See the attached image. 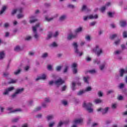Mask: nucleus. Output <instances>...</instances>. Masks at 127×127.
Instances as JSON below:
<instances>
[{"label":"nucleus","instance_id":"obj_1","mask_svg":"<svg viewBox=\"0 0 127 127\" xmlns=\"http://www.w3.org/2000/svg\"><path fill=\"white\" fill-rule=\"evenodd\" d=\"M92 51L97 55V57H100V56L104 53L103 49L100 48L99 45H96V47L92 49Z\"/></svg>","mask_w":127,"mask_h":127},{"label":"nucleus","instance_id":"obj_2","mask_svg":"<svg viewBox=\"0 0 127 127\" xmlns=\"http://www.w3.org/2000/svg\"><path fill=\"white\" fill-rule=\"evenodd\" d=\"M93 104L91 103H86V102L84 101L83 104L82 105L83 108L86 109V111L88 112V113H91L94 112V110L92 108Z\"/></svg>","mask_w":127,"mask_h":127},{"label":"nucleus","instance_id":"obj_3","mask_svg":"<svg viewBox=\"0 0 127 127\" xmlns=\"http://www.w3.org/2000/svg\"><path fill=\"white\" fill-rule=\"evenodd\" d=\"M72 45L73 46L74 53L75 54H76L77 56H79V57H81V56L83 55V53L79 51V49H78V44L77 43H73Z\"/></svg>","mask_w":127,"mask_h":127},{"label":"nucleus","instance_id":"obj_4","mask_svg":"<svg viewBox=\"0 0 127 127\" xmlns=\"http://www.w3.org/2000/svg\"><path fill=\"white\" fill-rule=\"evenodd\" d=\"M24 91V88H17L16 90L15 93L11 95V97L12 98V99H14V98L17 96V95H19V94H22V93H23Z\"/></svg>","mask_w":127,"mask_h":127},{"label":"nucleus","instance_id":"obj_5","mask_svg":"<svg viewBox=\"0 0 127 127\" xmlns=\"http://www.w3.org/2000/svg\"><path fill=\"white\" fill-rule=\"evenodd\" d=\"M64 83L65 80H63L61 77L55 81V85H56L58 88H59L60 86H62V85Z\"/></svg>","mask_w":127,"mask_h":127},{"label":"nucleus","instance_id":"obj_6","mask_svg":"<svg viewBox=\"0 0 127 127\" xmlns=\"http://www.w3.org/2000/svg\"><path fill=\"white\" fill-rule=\"evenodd\" d=\"M33 32L34 33V37L37 40H38V38H39V35H38V33H37V29L36 27H33Z\"/></svg>","mask_w":127,"mask_h":127},{"label":"nucleus","instance_id":"obj_7","mask_svg":"<svg viewBox=\"0 0 127 127\" xmlns=\"http://www.w3.org/2000/svg\"><path fill=\"white\" fill-rule=\"evenodd\" d=\"M14 90V87H10L5 89V92L3 93V95H8L9 92L13 91Z\"/></svg>","mask_w":127,"mask_h":127},{"label":"nucleus","instance_id":"obj_8","mask_svg":"<svg viewBox=\"0 0 127 127\" xmlns=\"http://www.w3.org/2000/svg\"><path fill=\"white\" fill-rule=\"evenodd\" d=\"M23 51V48H21L19 45H16L14 48V51H15V52H21V51Z\"/></svg>","mask_w":127,"mask_h":127},{"label":"nucleus","instance_id":"obj_9","mask_svg":"<svg viewBox=\"0 0 127 127\" xmlns=\"http://www.w3.org/2000/svg\"><path fill=\"white\" fill-rule=\"evenodd\" d=\"M119 24L121 27H126L127 26V21L121 20L119 21Z\"/></svg>","mask_w":127,"mask_h":127},{"label":"nucleus","instance_id":"obj_10","mask_svg":"<svg viewBox=\"0 0 127 127\" xmlns=\"http://www.w3.org/2000/svg\"><path fill=\"white\" fill-rule=\"evenodd\" d=\"M7 111H10V112L9 113V114H10V113H15V112H21V109H16L12 111V108L8 107L7 109Z\"/></svg>","mask_w":127,"mask_h":127},{"label":"nucleus","instance_id":"obj_11","mask_svg":"<svg viewBox=\"0 0 127 127\" xmlns=\"http://www.w3.org/2000/svg\"><path fill=\"white\" fill-rule=\"evenodd\" d=\"M83 31V27H79L76 28L74 31V33L78 34V33H80V32H82Z\"/></svg>","mask_w":127,"mask_h":127},{"label":"nucleus","instance_id":"obj_12","mask_svg":"<svg viewBox=\"0 0 127 127\" xmlns=\"http://www.w3.org/2000/svg\"><path fill=\"white\" fill-rule=\"evenodd\" d=\"M83 81L84 83H86V84H89V80H90V76L89 75H87L86 76H84L83 78Z\"/></svg>","mask_w":127,"mask_h":127},{"label":"nucleus","instance_id":"obj_13","mask_svg":"<svg viewBox=\"0 0 127 127\" xmlns=\"http://www.w3.org/2000/svg\"><path fill=\"white\" fill-rule=\"evenodd\" d=\"M45 79H46V75L45 74H43L41 76L37 78L35 80L36 81H38V80H45Z\"/></svg>","mask_w":127,"mask_h":127},{"label":"nucleus","instance_id":"obj_14","mask_svg":"<svg viewBox=\"0 0 127 127\" xmlns=\"http://www.w3.org/2000/svg\"><path fill=\"white\" fill-rule=\"evenodd\" d=\"M98 18L99 16L98 14H95L94 15H90L88 17V19H97Z\"/></svg>","mask_w":127,"mask_h":127},{"label":"nucleus","instance_id":"obj_15","mask_svg":"<svg viewBox=\"0 0 127 127\" xmlns=\"http://www.w3.org/2000/svg\"><path fill=\"white\" fill-rule=\"evenodd\" d=\"M49 46L50 47V48H53L55 47H58V44L56 43V42H54L51 44L49 45Z\"/></svg>","mask_w":127,"mask_h":127},{"label":"nucleus","instance_id":"obj_16","mask_svg":"<svg viewBox=\"0 0 127 127\" xmlns=\"http://www.w3.org/2000/svg\"><path fill=\"white\" fill-rule=\"evenodd\" d=\"M47 121L48 122H49V121H51V120H53L54 119V115H48L46 117Z\"/></svg>","mask_w":127,"mask_h":127},{"label":"nucleus","instance_id":"obj_17","mask_svg":"<svg viewBox=\"0 0 127 127\" xmlns=\"http://www.w3.org/2000/svg\"><path fill=\"white\" fill-rule=\"evenodd\" d=\"M5 56V54L4 53V52L1 51L0 52V60H2L3 58H4Z\"/></svg>","mask_w":127,"mask_h":127},{"label":"nucleus","instance_id":"obj_18","mask_svg":"<svg viewBox=\"0 0 127 127\" xmlns=\"http://www.w3.org/2000/svg\"><path fill=\"white\" fill-rule=\"evenodd\" d=\"M108 111H109V107H106L105 109H102V115H105L107 114Z\"/></svg>","mask_w":127,"mask_h":127},{"label":"nucleus","instance_id":"obj_19","mask_svg":"<svg viewBox=\"0 0 127 127\" xmlns=\"http://www.w3.org/2000/svg\"><path fill=\"white\" fill-rule=\"evenodd\" d=\"M73 123L74 124H81V123H83V119H77V120H75L73 121Z\"/></svg>","mask_w":127,"mask_h":127},{"label":"nucleus","instance_id":"obj_20","mask_svg":"<svg viewBox=\"0 0 127 127\" xmlns=\"http://www.w3.org/2000/svg\"><path fill=\"white\" fill-rule=\"evenodd\" d=\"M119 73H120V77H123L124 74H125V73H126V71L124 69H121L120 70Z\"/></svg>","mask_w":127,"mask_h":127},{"label":"nucleus","instance_id":"obj_21","mask_svg":"<svg viewBox=\"0 0 127 127\" xmlns=\"http://www.w3.org/2000/svg\"><path fill=\"white\" fill-rule=\"evenodd\" d=\"M53 35V33L52 32H49V34L48 35L47 37L46 38V40H49Z\"/></svg>","mask_w":127,"mask_h":127},{"label":"nucleus","instance_id":"obj_22","mask_svg":"<svg viewBox=\"0 0 127 127\" xmlns=\"http://www.w3.org/2000/svg\"><path fill=\"white\" fill-rule=\"evenodd\" d=\"M68 69H69V66H68V65H64V68L63 70V73H67V72H68Z\"/></svg>","mask_w":127,"mask_h":127},{"label":"nucleus","instance_id":"obj_23","mask_svg":"<svg viewBox=\"0 0 127 127\" xmlns=\"http://www.w3.org/2000/svg\"><path fill=\"white\" fill-rule=\"evenodd\" d=\"M93 63L94 64H97V65H99V64H101V61H100L98 59H96L93 60Z\"/></svg>","mask_w":127,"mask_h":127},{"label":"nucleus","instance_id":"obj_24","mask_svg":"<svg viewBox=\"0 0 127 127\" xmlns=\"http://www.w3.org/2000/svg\"><path fill=\"white\" fill-rule=\"evenodd\" d=\"M71 88L72 89V91H75L76 90V83L74 82H72Z\"/></svg>","mask_w":127,"mask_h":127},{"label":"nucleus","instance_id":"obj_25","mask_svg":"<svg viewBox=\"0 0 127 127\" xmlns=\"http://www.w3.org/2000/svg\"><path fill=\"white\" fill-rule=\"evenodd\" d=\"M94 103L96 104H101V103H103V100H101L100 99H96L94 100Z\"/></svg>","mask_w":127,"mask_h":127},{"label":"nucleus","instance_id":"obj_26","mask_svg":"<svg viewBox=\"0 0 127 127\" xmlns=\"http://www.w3.org/2000/svg\"><path fill=\"white\" fill-rule=\"evenodd\" d=\"M107 14L109 17L113 18L114 17V15H115V12H108Z\"/></svg>","mask_w":127,"mask_h":127},{"label":"nucleus","instance_id":"obj_27","mask_svg":"<svg viewBox=\"0 0 127 127\" xmlns=\"http://www.w3.org/2000/svg\"><path fill=\"white\" fill-rule=\"evenodd\" d=\"M68 121L66 122H63L62 121H60L58 125V127H61L62 126H63V125H64V124H68Z\"/></svg>","mask_w":127,"mask_h":127},{"label":"nucleus","instance_id":"obj_28","mask_svg":"<svg viewBox=\"0 0 127 127\" xmlns=\"http://www.w3.org/2000/svg\"><path fill=\"white\" fill-rule=\"evenodd\" d=\"M65 19H66L65 15H63L59 18L60 21H64V20H65Z\"/></svg>","mask_w":127,"mask_h":127},{"label":"nucleus","instance_id":"obj_29","mask_svg":"<svg viewBox=\"0 0 127 127\" xmlns=\"http://www.w3.org/2000/svg\"><path fill=\"white\" fill-rule=\"evenodd\" d=\"M53 19H54L53 17L48 18V16H45V20L46 21H48V22H50V21H52Z\"/></svg>","mask_w":127,"mask_h":127},{"label":"nucleus","instance_id":"obj_30","mask_svg":"<svg viewBox=\"0 0 127 127\" xmlns=\"http://www.w3.org/2000/svg\"><path fill=\"white\" fill-rule=\"evenodd\" d=\"M23 7H20L17 9V11L19 12V13H22L23 12Z\"/></svg>","mask_w":127,"mask_h":127},{"label":"nucleus","instance_id":"obj_31","mask_svg":"<svg viewBox=\"0 0 127 127\" xmlns=\"http://www.w3.org/2000/svg\"><path fill=\"white\" fill-rule=\"evenodd\" d=\"M118 37V34H114L113 35H112L110 36V38L111 39V40H114L115 38Z\"/></svg>","mask_w":127,"mask_h":127},{"label":"nucleus","instance_id":"obj_32","mask_svg":"<svg viewBox=\"0 0 127 127\" xmlns=\"http://www.w3.org/2000/svg\"><path fill=\"white\" fill-rule=\"evenodd\" d=\"M6 10V6H3L1 10L0 11V15H1L2 13H3V12Z\"/></svg>","mask_w":127,"mask_h":127},{"label":"nucleus","instance_id":"obj_33","mask_svg":"<svg viewBox=\"0 0 127 127\" xmlns=\"http://www.w3.org/2000/svg\"><path fill=\"white\" fill-rule=\"evenodd\" d=\"M17 17L18 19H20V18H23V17H24V15L22 13H19L17 15Z\"/></svg>","mask_w":127,"mask_h":127},{"label":"nucleus","instance_id":"obj_34","mask_svg":"<svg viewBox=\"0 0 127 127\" xmlns=\"http://www.w3.org/2000/svg\"><path fill=\"white\" fill-rule=\"evenodd\" d=\"M105 66H106V63H104L102 64H101L99 66V68L102 71V70H104Z\"/></svg>","mask_w":127,"mask_h":127},{"label":"nucleus","instance_id":"obj_35","mask_svg":"<svg viewBox=\"0 0 127 127\" xmlns=\"http://www.w3.org/2000/svg\"><path fill=\"white\" fill-rule=\"evenodd\" d=\"M16 82H17V79L16 80H14L11 79L10 81H9L8 82V84H15V83H16Z\"/></svg>","mask_w":127,"mask_h":127},{"label":"nucleus","instance_id":"obj_36","mask_svg":"<svg viewBox=\"0 0 127 127\" xmlns=\"http://www.w3.org/2000/svg\"><path fill=\"white\" fill-rule=\"evenodd\" d=\"M84 93H85V90H80L77 92V96H82Z\"/></svg>","mask_w":127,"mask_h":127},{"label":"nucleus","instance_id":"obj_37","mask_svg":"<svg viewBox=\"0 0 127 127\" xmlns=\"http://www.w3.org/2000/svg\"><path fill=\"white\" fill-rule=\"evenodd\" d=\"M90 91H92V87H91V86H88V87H86V88L84 90L85 93H86V92H90Z\"/></svg>","mask_w":127,"mask_h":127},{"label":"nucleus","instance_id":"obj_38","mask_svg":"<svg viewBox=\"0 0 127 127\" xmlns=\"http://www.w3.org/2000/svg\"><path fill=\"white\" fill-rule=\"evenodd\" d=\"M41 110V107H38L37 108H36L34 110L33 112L34 113H36V112H38L39 111Z\"/></svg>","mask_w":127,"mask_h":127},{"label":"nucleus","instance_id":"obj_39","mask_svg":"<svg viewBox=\"0 0 127 127\" xmlns=\"http://www.w3.org/2000/svg\"><path fill=\"white\" fill-rule=\"evenodd\" d=\"M20 72H21V69L19 68L16 71L14 72V75H18V74H20Z\"/></svg>","mask_w":127,"mask_h":127},{"label":"nucleus","instance_id":"obj_40","mask_svg":"<svg viewBox=\"0 0 127 127\" xmlns=\"http://www.w3.org/2000/svg\"><path fill=\"white\" fill-rule=\"evenodd\" d=\"M55 122L54 121L50 122L49 124V127H53L54 126H55Z\"/></svg>","mask_w":127,"mask_h":127},{"label":"nucleus","instance_id":"obj_41","mask_svg":"<svg viewBox=\"0 0 127 127\" xmlns=\"http://www.w3.org/2000/svg\"><path fill=\"white\" fill-rule=\"evenodd\" d=\"M62 69V66H58L56 67V70L58 72H60Z\"/></svg>","mask_w":127,"mask_h":127},{"label":"nucleus","instance_id":"obj_42","mask_svg":"<svg viewBox=\"0 0 127 127\" xmlns=\"http://www.w3.org/2000/svg\"><path fill=\"white\" fill-rule=\"evenodd\" d=\"M47 69L49 71H53V67L51 65H48L47 67Z\"/></svg>","mask_w":127,"mask_h":127},{"label":"nucleus","instance_id":"obj_43","mask_svg":"<svg viewBox=\"0 0 127 127\" xmlns=\"http://www.w3.org/2000/svg\"><path fill=\"white\" fill-rule=\"evenodd\" d=\"M42 58H46L47 57H48V53H44L42 56Z\"/></svg>","mask_w":127,"mask_h":127},{"label":"nucleus","instance_id":"obj_44","mask_svg":"<svg viewBox=\"0 0 127 127\" xmlns=\"http://www.w3.org/2000/svg\"><path fill=\"white\" fill-rule=\"evenodd\" d=\"M17 12V9H14L12 10L11 14V15H13L14 14H15Z\"/></svg>","mask_w":127,"mask_h":127},{"label":"nucleus","instance_id":"obj_45","mask_svg":"<svg viewBox=\"0 0 127 127\" xmlns=\"http://www.w3.org/2000/svg\"><path fill=\"white\" fill-rule=\"evenodd\" d=\"M19 120V118H15L11 120L12 123H17Z\"/></svg>","mask_w":127,"mask_h":127},{"label":"nucleus","instance_id":"obj_46","mask_svg":"<svg viewBox=\"0 0 127 127\" xmlns=\"http://www.w3.org/2000/svg\"><path fill=\"white\" fill-rule=\"evenodd\" d=\"M113 93H115V90L111 89L107 91V95H110L111 94H113Z\"/></svg>","mask_w":127,"mask_h":127},{"label":"nucleus","instance_id":"obj_47","mask_svg":"<svg viewBox=\"0 0 127 127\" xmlns=\"http://www.w3.org/2000/svg\"><path fill=\"white\" fill-rule=\"evenodd\" d=\"M72 72L73 74H77L78 73V69L77 68H73L72 69Z\"/></svg>","mask_w":127,"mask_h":127},{"label":"nucleus","instance_id":"obj_48","mask_svg":"<svg viewBox=\"0 0 127 127\" xmlns=\"http://www.w3.org/2000/svg\"><path fill=\"white\" fill-rule=\"evenodd\" d=\"M9 75V73L8 72H3V77H8V76Z\"/></svg>","mask_w":127,"mask_h":127},{"label":"nucleus","instance_id":"obj_49","mask_svg":"<svg viewBox=\"0 0 127 127\" xmlns=\"http://www.w3.org/2000/svg\"><path fill=\"white\" fill-rule=\"evenodd\" d=\"M71 34V36L72 38V39H75V38H76L77 37H78V34L75 33V34Z\"/></svg>","mask_w":127,"mask_h":127},{"label":"nucleus","instance_id":"obj_50","mask_svg":"<svg viewBox=\"0 0 127 127\" xmlns=\"http://www.w3.org/2000/svg\"><path fill=\"white\" fill-rule=\"evenodd\" d=\"M44 101L45 103H50V98H49V97L45 98L44 99Z\"/></svg>","mask_w":127,"mask_h":127},{"label":"nucleus","instance_id":"obj_51","mask_svg":"<svg viewBox=\"0 0 127 127\" xmlns=\"http://www.w3.org/2000/svg\"><path fill=\"white\" fill-rule=\"evenodd\" d=\"M85 39L87 41H91V36H90V35H87L85 36Z\"/></svg>","mask_w":127,"mask_h":127},{"label":"nucleus","instance_id":"obj_52","mask_svg":"<svg viewBox=\"0 0 127 127\" xmlns=\"http://www.w3.org/2000/svg\"><path fill=\"white\" fill-rule=\"evenodd\" d=\"M44 5L46 7H50L51 6V3H45Z\"/></svg>","mask_w":127,"mask_h":127},{"label":"nucleus","instance_id":"obj_53","mask_svg":"<svg viewBox=\"0 0 127 127\" xmlns=\"http://www.w3.org/2000/svg\"><path fill=\"white\" fill-rule=\"evenodd\" d=\"M117 99L119 100V101H123V100H124V97H123L122 95H119Z\"/></svg>","mask_w":127,"mask_h":127},{"label":"nucleus","instance_id":"obj_54","mask_svg":"<svg viewBox=\"0 0 127 127\" xmlns=\"http://www.w3.org/2000/svg\"><path fill=\"white\" fill-rule=\"evenodd\" d=\"M66 89H67V86L66 85H64L62 87V92H64V91H66Z\"/></svg>","mask_w":127,"mask_h":127},{"label":"nucleus","instance_id":"obj_55","mask_svg":"<svg viewBox=\"0 0 127 127\" xmlns=\"http://www.w3.org/2000/svg\"><path fill=\"white\" fill-rule=\"evenodd\" d=\"M123 36L124 38H127V31H124L123 33Z\"/></svg>","mask_w":127,"mask_h":127},{"label":"nucleus","instance_id":"obj_56","mask_svg":"<svg viewBox=\"0 0 127 127\" xmlns=\"http://www.w3.org/2000/svg\"><path fill=\"white\" fill-rule=\"evenodd\" d=\"M31 38H32V37H31V36L26 37L25 38V41H29V40H30L31 39Z\"/></svg>","mask_w":127,"mask_h":127},{"label":"nucleus","instance_id":"obj_57","mask_svg":"<svg viewBox=\"0 0 127 127\" xmlns=\"http://www.w3.org/2000/svg\"><path fill=\"white\" fill-rule=\"evenodd\" d=\"M120 43H121V40L119 39L117 41H116L114 42V44H115V45H119V44H120Z\"/></svg>","mask_w":127,"mask_h":127},{"label":"nucleus","instance_id":"obj_58","mask_svg":"<svg viewBox=\"0 0 127 127\" xmlns=\"http://www.w3.org/2000/svg\"><path fill=\"white\" fill-rule=\"evenodd\" d=\"M85 60L87 62H90V61H92V59L89 57H86Z\"/></svg>","mask_w":127,"mask_h":127},{"label":"nucleus","instance_id":"obj_59","mask_svg":"<svg viewBox=\"0 0 127 127\" xmlns=\"http://www.w3.org/2000/svg\"><path fill=\"white\" fill-rule=\"evenodd\" d=\"M77 64L76 63H74L73 64H72L71 65V67L74 68H77Z\"/></svg>","mask_w":127,"mask_h":127},{"label":"nucleus","instance_id":"obj_60","mask_svg":"<svg viewBox=\"0 0 127 127\" xmlns=\"http://www.w3.org/2000/svg\"><path fill=\"white\" fill-rule=\"evenodd\" d=\"M119 87L120 89H123V88H125V84L120 83Z\"/></svg>","mask_w":127,"mask_h":127},{"label":"nucleus","instance_id":"obj_61","mask_svg":"<svg viewBox=\"0 0 127 127\" xmlns=\"http://www.w3.org/2000/svg\"><path fill=\"white\" fill-rule=\"evenodd\" d=\"M100 10L102 12H104L106 10V6H103L100 8Z\"/></svg>","mask_w":127,"mask_h":127},{"label":"nucleus","instance_id":"obj_62","mask_svg":"<svg viewBox=\"0 0 127 127\" xmlns=\"http://www.w3.org/2000/svg\"><path fill=\"white\" fill-rule=\"evenodd\" d=\"M67 40H71V39H73V38H72V35L70 34L68 36H67Z\"/></svg>","mask_w":127,"mask_h":127},{"label":"nucleus","instance_id":"obj_63","mask_svg":"<svg viewBox=\"0 0 127 127\" xmlns=\"http://www.w3.org/2000/svg\"><path fill=\"white\" fill-rule=\"evenodd\" d=\"M98 97H103V92L102 91H99L98 92Z\"/></svg>","mask_w":127,"mask_h":127},{"label":"nucleus","instance_id":"obj_64","mask_svg":"<svg viewBox=\"0 0 127 127\" xmlns=\"http://www.w3.org/2000/svg\"><path fill=\"white\" fill-rule=\"evenodd\" d=\"M91 122H92V119L91 118H88V121H87V125L89 126L91 124Z\"/></svg>","mask_w":127,"mask_h":127}]
</instances>
